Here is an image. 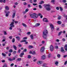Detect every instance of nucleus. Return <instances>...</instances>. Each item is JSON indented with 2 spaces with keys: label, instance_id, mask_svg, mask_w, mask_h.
Returning a JSON list of instances; mask_svg holds the SVG:
<instances>
[{
  "label": "nucleus",
  "instance_id": "obj_1",
  "mask_svg": "<svg viewBox=\"0 0 67 67\" xmlns=\"http://www.w3.org/2000/svg\"><path fill=\"white\" fill-rule=\"evenodd\" d=\"M42 15V14L39 13L37 14L35 13H33L32 14H30V16L31 18H34V19H36L38 18V16H40Z\"/></svg>",
  "mask_w": 67,
  "mask_h": 67
},
{
  "label": "nucleus",
  "instance_id": "obj_2",
  "mask_svg": "<svg viewBox=\"0 0 67 67\" xmlns=\"http://www.w3.org/2000/svg\"><path fill=\"white\" fill-rule=\"evenodd\" d=\"M14 22H11L10 24V27L9 28V29L10 30H12V27H14Z\"/></svg>",
  "mask_w": 67,
  "mask_h": 67
},
{
  "label": "nucleus",
  "instance_id": "obj_3",
  "mask_svg": "<svg viewBox=\"0 0 67 67\" xmlns=\"http://www.w3.org/2000/svg\"><path fill=\"white\" fill-rule=\"evenodd\" d=\"M48 31L46 29L45 30L43 31V35H46L48 34Z\"/></svg>",
  "mask_w": 67,
  "mask_h": 67
},
{
  "label": "nucleus",
  "instance_id": "obj_4",
  "mask_svg": "<svg viewBox=\"0 0 67 67\" xmlns=\"http://www.w3.org/2000/svg\"><path fill=\"white\" fill-rule=\"evenodd\" d=\"M51 29L52 32L54 30V26L52 24H51Z\"/></svg>",
  "mask_w": 67,
  "mask_h": 67
},
{
  "label": "nucleus",
  "instance_id": "obj_5",
  "mask_svg": "<svg viewBox=\"0 0 67 67\" xmlns=\"http://www.w3.org/2000/svg\"><path fill=\"white\" fill-rule=\"evenodd\" d=\"M45 51V47H43L41 48L40 50V51L41 52H44Z\"/></svg>",
  "mask_w": 67,
  "mask_h": 67
},
{
  "label": "nucleus",
  "instance_id": "obj_6",
  "mask_svg": "<svg viewBox=\"0 0 67 67\" xmlns=\"http://www.w3.org/2000/svg\"><path fill=\"white\" fill-rule=\"evenodd\" d=\"M43 21L44 22H46V23L48 22V20H47V19L46 18H44L43 19Z\"/></svg>",
  "mask_w": 67,
  "mask_h": 67
},
{
  "label": "nucleus",
  "instance_id": "obj_7",
  "mask_svg": "<svg viewBox=\"0 0 67 67\" xmlns=\"http://www.w3.org/2000/svg\"><path fill=\"white\" fill-rule=\"evenodd\" d=\"M54 46L53 45H51V52H53L54 51Z\"/></svg>",
  "mask_w": 67,
  "mask_h": 67
},
{
  "label": "nucleus",
  "instance_id": "obj_8",
  "mask_svg": "<svg viewBox=\"0 0 67 67\" xmlns=\"http://www.w3.org/2000/svg\"><path fill=\"white\" fill-rule=\"evenodd\" d=\"M40 25V24L39 23H36L35 24V25L34 26V27H37L38 26Z\"/></svg>",
  "mask_w": 67,
  "mask_h": 67
},
{
  "label": "nucleus",
  "instance_id": "obj_9",
  "mask_svg": "<svg viewBox=\"0 0 67 67\" xmlns=\"http://www.w3.org/2000/svg\"><path fill=\"white\" fill-rule=\"evenodd\" d=\"M5 10H9V7L8 6H5Z\"/></svg>",
  "mask_w": 67,
  "mask_h": 67
},
{
  "label": "nucleus",
  "instance_id": "obj_10",
  "mask_svg": "<svg viewBox=\"0 0 67 67\" xmlns=\"http://www.w3.org/2000/svg\"><path fill=\"white\" fill-rule=\"evenodd\" d=\"M47 35H43V37L44 39H46V40H47Z\"/></svg>",
  "mask_w": 67,
  "mask_h": 67
},
{
  "label": "nucleus",
  "instance_id": "obj_11",
  "mask_svg": "<svg viewBox=\"0 0 67 67\" xmlns=\"http://www.w3.org/2000/svg\"><path fill=\"white\" fill-rule=\"evenodd\" d=\"M37 64H38V65H40V64H42V62L40 61H38L37 62Z\"/></svg>",
  "mask_w": 67,
  "mask_h": 67
},
{
  "label": "nucleus",
  "instance_id": "obj_12",
  "mask_svg": "<svg viewBox=\"0 0 67 67\" xmlns=\"http://www.w3.org/2000/svg\"><path fill=\"white\" fill-rule=\"evenodd\" d=\"M61 52H63V53H65V51L64 50V48H63V47H62L61 48Z\"/></svg>",
  "mask_w": 67,
  "mask_h": 67
},
{
  "label": "nucleus",
  "instance_id": "obj_13",
  "mask_svg": "<svg viewBox=\"0 0 67 67\" xmlns=\"http://www.w3.org/2000/svg\"><path fill=\"white\" fill-rule=\"evenodd\" d=\"M41 59L43 60H44L45 59V56L43 55L41 57Z\"/></svg>",
  "mask_w": 67,
  "mask_h": 67
},
{
  "label": "nucleus",
  "instance_id": "obj_14",
  "mask_svg": "<svg viewBox=\"0 0 67 67\" xmlns=\"http://www.w3.org/2000/svg\"><path fill=\"white\" fill-rule=\"evenodd\" d=\"M50 4H46L44 5L45 8H46V7H50Z\"/></svg>",
  "mask_w": 67,
  "mask_h": 67
},
{
  "label": "nucleus",
  "instance_id": "obj_15",
  "mask_svg": "<svg viewBox=\"0 0 67 67\" xmlns=\"http://www.w3.org/2000/svg\"><path fill=\"white\" fill-rule=\"evenodd\" d=\"M30 38L31 40H33L34 39V37H33V35L32 34L30 35Z\"/></svg>",
  "mask_w": 67,
  "mask_h": 67
},
{
  "label": "nucleus",
  "instance_id": "obj_16",
  "mask_svg": "<svg viewBox=\"0 0 67 67\" xmlns=\"http://www.w3.org/2000/svg\"><path fill=\"white\" fill-rule=\"evenodd\" d=\"M15 15V13H14L12 15V18L13 19V18H14Z\"/></svg>",
  "mask_w": 67,
  "mask_h": 67
},
{
  "label": "nucleus",
  "instance_id": "obj_17",
  "mask_svg": "<svg viewBox=\"0 0 67 67\" xmlns=\"http://www.w3.org/2000/svg\"><path fill=\"white\" fill-rule=\"evenodd\" d=\"M23 55H24V53H21V54L19 55V56L20 57H23Z\"/></svg>",
  "mask_w": 67,
  "mask_h": 67
},
{
  "label": "nucleus",
  "instance_id": "obj_18",
  "mask_svg": "<svg viewBox=\"0 0 67 67\" xmlns=\"http://www.w3.org/2000/svg\"><path fill=\"white\" fill-rule=\"evenodd\" d=\"M44 3V1H41L39 2V4H42Z\"/></svg>",
  "mask_w": 67,
  "mask_h": 67
},
{
  "label": "nucleus",
  "instance_id": "obj_19",
  "mask_svg": "<svg viewBox=\"0 0 67 67\" xmlns=\"http://www.w3.org/2000/svg\"><path fill=\"white\" fill-rule=\"evenodd\" d=\"M45 9H46V10L47 11H49L51 10V8L49 7H46L45 8Z\"/></svg>",
  "mask_w": 67,
  "mask_h": 67
},
{
  "label": "nucleus",
  "instance_id": "obj_20",
  "mask_svg": "<svg viewBox=\"0 0 67 67\" xmlns=\"http://www.w3.org/2000/svg\"><path fill=\"white\" fill-rule=\"evenodd\" d=\"M64 48L65 49V50L66 51H67V44H65V46Z\"/></svg>",
  "mask_w": 67,
  "mask_h": 67
},
{
  "label": "nucleus",
  "instance_id": "obj_21",
  "mask_svg": "<svg viewBox=\"0 0 67 67\" xmlns=\"http://www.w3.org/2000/svg\"><path fill=\"white\" fill-rule=\"evenodd\" d=\"M13 48H14V49L15 50H17V47H16L15 46V45H14L13 46Z\"/></svg>",
  "mask_w": 67,
  "mask_h": 67
},
{
  "label": "nucleus",
  "instance_id": "obj_22",
  "mask_svg": "<svg viewBox=\"0 0 67 67\" xmlns=\"http://www.w3.org/2000/svg\"><path fill=\"white\" fill-rule=\"evenodd\" d=\"M21 60H22V59L21 58H18L16 60L18 62V61H21Z\"/></svg>",
  "mask_w": 67,
  "mask_h": 67
},
{
  "label": "nucleus",
  "instance_id": "obj_23",
  "mask_svg": "<svg viewBox=\"0 0 67 67\" xmlns=\"http://www.w3.org/2000/svg\"><path fill=\"white\" fill-rule=\"evenodd\" d=\"M57 23L58 24H61L62 23V22L60 21H58L57 22Z\"/></svg>",
  "mask_w": 67,
  "mask_h": 67
},
{
  "label": "nucleus",
  "instance_id": "obj_24",
  "mask_svg": "<svg viewBox=\"0 0 67 67\" xmlns=\"http://www.w3.org/2000/svg\"><path fill=\"white\" fill-rule=\"evenodd\" d=\"M29 48H30V49H31V48H33V47L32 46H28Z\"/></svg>",
  "mask_w": 67,
  "mask_h": 67
},
{
  "label": "nucleus",
  "instance_id": "obj_25",
  "mask_svg": "<svg viewBox=\"0 0 67 67\" xmlns=\"http://www.w3.org/2000/svg\"><path fill=\"white\" fill-rule=\"evenodd\" d=\"M48 58H51V54H49L47 56Z\"/></svg>",
  "mask_w": 67,
  "mask_h": 67
},
{
  "label": "nucleus",
  "instance_id": "obj_26",
  "mask_svg": "<svg viewBox=\"0 0 67 67\" xmlns=\"http://www.w3.org/2000/svg\"><path fill=\"white\" fill-rule=\"evenodd\" d=\"M22 25H23V26H24V27H26V26H27L26 24H24V23H22Z\"/></svg>",
  "mask_w": 67,
  "mask_h": 67
},
{
  "label": "nucleus",
  "instance_id": "obj_27",
  "mask_svg": "<svg viewBox=\"0 0 67 67\" xmlns=\"http://www.w3.org/2000/svg\"><path fill=\"white\" fill-rule=\"evenodd\" d=\"M5 13H7V14H10V11H8L7 12V11H4Z\"/></svg>",
  "mask_w": 67,
  "mask_h": 67
},
{
  "label": "nucleus",
  "instance_id": "obj_28",
  "mask_svg": "<svg viewBox=\"0 0 67 67\" xmlns=\"http://www.w3.org/2000/svg\"><path fill=\"white\" fill-rule=\"evenodd\" d=\"M16 38L17 39V40H19L20 39V37L19 36H17L16 37Z\"/></svg>",
  "mask_w": 67,
  "mask_h": 67
},
{
  "label": "nucleus",
  "instance_id": "obj_29",
  "mask_svg": "<svg viewBox=\"0 0 67 67\" xmlns=\"http://www.w3.org/2000/svg\"><path fill=\"white\" fill-rule=\"evenodd\" d=\"M2 56H6V55L5 54V53H2Z\"/></svg>",
  "mask_w": 67,
  "mask_h": 67
},
{
  "label": "nucleus",
  "instance_id": "obj_30",
  "mask_svg": "<svg viewBox=\"0 0 67 67\" xmlns=\"http://www.w3.org/2000/svg\"><path fill=\"white\" fill-rule=\"evenodd\" d=\"M26 41V40H22L20 41V42H25Z\"/></svg>",
  "mask_w": 67,
  "mask_h": 67
},
{
  "label": "nucleus",
  "instance_id": "obj_31",
  "mask_svg": "<svg viewBox=\"0 0 67 67\" xmlns=\"http://www.w3.org/2000/svg\"><path fill=\"white\" fill-rule=\"evenodd\" d=\"M46 64L44 63L43 64L42 66L43 67H46Z\"/></svg>",
  "mask_w": 67,
  "mask_h": 67
},
{
  "label": "nucleus",
  "instance_id": "obj_32",
  "mask_svg": "<svg viewBox=\"0 0 67 67\" xmlns=\"http://www.w3.org/2000/svg\"><path fill=\"white\" fill-rule=\"evenodd\" d=\"M8 60H9L10 62L13 61V60L12 59H11L10 58H9L8 59Z\"/></svg>",
  "mask_w": 67,
  "mask_h": 67
},
{
  "label": "nucleus",
  "instance_id": "obj_33",
  "mask_svg": "<svg viewBox=\"0 0 67 67\" xmlns=\"http://www.w3.org/2000/svg\"><path fill=\"white\" fill-rule=\"evenodd\" d=\"M51 2L53 3V4H55V3H54V2H55L54 0H52L51 1Z\"/></svg>",
  "mask_w": 67,
  "mask_h": 67
},
{
  "label": "nucleus",
  "instance_id": "obj_34",
  "mask_svg": "<svg viewBox=\"0 0 67 67\" xmlns=\"http://www.w3.org/2000/svg\"><path fill=\"white\" fill-rule=\"evenodd\" d=\"M9 53H12V52H13V51L12 50V49H10L9 50Z\"/></svg>",
  "mask_w": 67,
  "mask_h": 67
},
{
  "label": "nucleus",
  "instance_id": "obj_35",
  "mask_svg": "<svg viewBox=\"0 0 67 67\" xmlns=\"http://www.w3.org/2000/svg\"><path fill=\"white\" fill-rule=\"evenodd\" d=\"M62 33V31H61L60 32H59V34H58V36H60V34H61V33Z\"/></svg>",
  "mask_w": 67,
  "mask_h": 67
},
{
  "label": "nucleus",
  "instance_id": "obj_36",
  "mask_svg": "<svg viewBox=\"0 0 67 67\" xmlns=\"http://www.w3.org/2000/svg\"><path fill=\"white\" fill-rule=\"evenodd\" d=\"M32 54L33 55H35L36 54V52L35 51H33Z\"/></svg>",
  "mask_w": 67,
  "mask_h": 67
},
{
  "label": "nucleus",
  "instance_id": "obj_37",
  "mask_svg": "<svg viewBox=\"0 0 67 67\" xmlns=\"http://www.w3.org/2000/svg\"><path fill=\"white\" fill-rule=\"evenodd\" d=\"M28 58H31V56L30 55H28L27 56Z\"/></svg>",
  "mask_w": 67,
  "mask_h": 67
},
{
  "label": "nucleus",
  "instance_id": "obj_38",
  "mask_svg": "<svg viewBox=\"0 0 67 67\" xmlns=\"http://www.w3.org/2000/svg\"><path fill=\"white\" fill-rule=\"evenodd\" d=\"M62 2H63V3H66L67 2V1L66 0H63L62 1Z\"/></svg>",
  "mask_w": 67,
  "mask_h": 67
},
{
  "label": "nucleus",
  "instance_id": "obj_39",
  "mask_svg": "<svg viewBox=\"0 0 67 67\" xmlns=\"http://www.w3.org/2000/svg\"><path fill=\"white\" fill-rule=\"evenodd\" d=\"M57 56L58 58H59L60 57V55L59 54H58L57 55Z\"/></svg>",
  "mask_w": 67,
  "mask_h": 67
},
{
  "label": "nucleus",
  "instance_id": "obj_40",
  "mask_svg": "<svg viewBox=\"0 0 67 67\" xmlns=\"http://www.w3.org/2000/svg\"><path fill=\"white\" fill-rule=\"evenodd\" d=\"M4 35H7V32L6 31H4Z\"/></svg>",
  "mask_w": 67,
  "mask_h": 67
},
{
  "label": "nucleus",
  "instance_id": "obj_41",
  "mask_svg": "<svg viewBox=\"0 0 67 67\" xmlns=\"http://www.w3.org/2000/svg\"><path fill=\"white\" fill-rule=\"evenodd\" d=\"M38 7L40 8V9H41L42 8V7L41 5H39Z\"/></svg>",
  "mask_w": 67,
  "mask_h": 67
},
{
  "label": "nucleus",
  "instance_id": "obj_42",
  "mask_svg": "<svg viewBox=\"0 0 67 67\" xmlns=\"http://www.w3.org/2000/svg\"><path fill=\"white\" fill-rule=\"evenodd\" d=\"M12 41L13 43H14V42H15V39L14 38H13Z\"/></svg>",
  "mask_w": 67,
  "mask_h": 67
},
{
  "label": "nucleus",
  "instance_id": "obj_43",
  "mask_svg": "<svg viewBox=\"0 0 67 67\" xmlns=\"http://www.w3.org/2000/svg\"><path fill=\"white\" fill-rule=\"evenodd\" d=\"M56 9L57 10H59V8L58 7H56Z\"/></svg>",
  "mask_w": 67,
  "mask_h": 67
},
{
  "label": "nucleus",
  "instance_id": "obj_44",
  "mask_svg": "<svg viewBox=\"0 0 67 67\" xmlns=\"http://www.w3.org/2000/svg\"><path fill=\"white\" fill-rule=\"evenodd\" d=\"M62 27H63L65 26V24H62Z\"/></svg>",
  "mask_w": 67,
  "mask_h": 67
},
{
  "label": "nucleus",
  "instance_id": "obj_45",
  "mask_svg": "<svg viewBox=\"0 0 67 67\" xmlns=\"http://www.w3.org/2000/svg\"><path fill=\"white\" fill-rule=\"evenodd\" d=\"M5 16L6 17H8L9 16V14L7 13L6 14Z\"/></svg>",
  "mask_w": 67,
  "mask_h": 67
},
{
  "label": "nucleus",
  "instance_id": "obj_46",
  "mask_svg": "<svg viewBox=\"0 0 67 67\" xmlns=\"http://www.w3.org/2000/svg\"><path fill=\"white\" fill-rule=\"evenodd\" d=\"M27 34H28V35H30V34H31V32H27Z\"/></svg>",
  "mask_w": 67,
  "mask_h": 67
},
{
  "label": "nucleus",
  "instance_id": "obj_47",
  "mask_svg": "<svg viewBox=\"0 0 67 67\" xmlns=\"http://www.w3.org/2000/svg\"><path fill=\"white\" fill-rule=\"evenodd\" d=\"M61 18L62 17L61 16H59L58 18V20H60V19H61Z\"/></svg>",
  "mask_w": 67,
  "mask_h": 67
},
{
  "label": "nucleus",
  "instance_id": "obj_48",
  "mask_svg": "<svg viewBox=\"0 0 67 67\" xmlns=\"http://www.w3.org/2000/svg\"><path fill=\"white\" fill-rule=\"evenodd\" d=\"M27 51L26 49H24L23 51V52H25Z\"/></svg>",
  "mask_w": 67,
  "mask_h": 67
},
{
  "label": "nucleus",
  "instance_id": "obj_49",
  "mask_svg": "<svg viewBox=\"0 0 67 67\" xmlns=\"http://www.w3.org/2000/svg\"><path fill=\"white\" fill-rule=\"evenodd\" d=\"M60 9V11H63V8H62L61 7H59Z\"/></svg>",
  "mask_w": 67,
  "mask_h": 67
},
{
  "label": "nucleus",
  "instance_id": "obj_50",
  "mask_svg": "<svg viewBox=\"0 0 67 67\" xmlns=\"http://www.w3.org/2000/svg\"><path fill=\"white\" fill-rule=\"evenodd\" d=\"M55 64V65H58V62L57 61L56 62Z\"/></svg>",
  "mask_w": 67,
  "mask_h": 67
},
{
  "label": "nucleus",
  "instance_id": "obj_51",
  "mask_svg": "<svg viewBox=\"0 0 67 67\" xmlns=\"http://www.w3.org/2000/svg\"><path fill=\"white\" fill-rule=\"evenodd\" d=\"M9 39H12V36H10L9 37Z\"/></svg>",
  "mask_w": 67,
  "mask_h": 67
},
{
  "label": "nucleus",
  "instance_id": "obj_52",
  "mask_svg": "<svg viewBox=\"0 0 67 67\" xmlns=\"http://www.w3.org/2000/svg\"><path fill=\"white\" fill-rule=\"evenodd\" d=\"M18 21H15V24H18Z\"/></svg>",
  "mask_w": 67,
  "mask_h": 67
},
{
  "label": "nucleus",
  "instance_id": "obj_53",
  "mask_svg": "<svg viewBox=\"0 0 67 67\" xmlns=\"http://www.w3.org/2000/svg\"><path fill=\"white\" fill-rule=\"evenodd\" d=\"M55 48H57V49H58V46H56L55 47Z\"/></svg>",
  "mask_w": 67,
  "mask_h": 67
},
{
  "label": "nucleus",
  "instance_id": "obj_54",
  "mask_svg": "<svg viewBox=\"0 0 67 67\" xmlns=\"http://www.w3.org/2000/svg\"><path fill=\"white\" fill-rule=\"evenodd\" d=\"M29 11V9H25V11L26 12H27V11Z\"/></svg>",
  "mask_w": 67,
  "mask_h": 67
},
{
  "label": "nucleus",
  "instance_id": "obj_55",
  "mask_svg": "<svg viewBox=\"0 0 67 67\" xmlns=\"http://www.w3.org/2000/svg\"><path fill=\"white\" fill-rule=\"evenodd\" d=\"M67 64V61H66L64 63V65H66Z\"/></svg>",
  "mask_w": 67,
  "mask_h": 67
},
{
  "label": "nucleus",
  "instance_id": "obj_56",
  "mask_svg": "<svg viewBox=\"0 0 67 67\" xmlns=\"http://www.w3.org/2000/svg\"><path fill=\"white\" fill-rule=\"evenodd\" d=\"M33 5H37V4H35V3H33L32 4Z\"/></svg>",
  "mask_w": 67,
  "mask_h": 67
},
{
  "label": "nucleus",
  "instance_id": "obj_57",
  "mask_svg": "<svg viewBox=\"0 0 67 67\" xmlns=\"http://www.w3.org/2000/svg\"><path fill=\"white\" fill-rule=\"evenodd\" d=\"M30 3H33V2H32V0H30L29 1Z\"/></svg>",
  "mask_w": 67,
  "mask_h": 67
},
{
  "label": "nucleus",
  "instance_id": "obj_58",
  "mask_svg": "<svg viewBox=\"0 0 67 67\" xmlns=\"http://www.w3.org/2000/svg\"><path fill=\"white\" fill-rule=\"evenodd\" d=\"M27 39V37H25L23 38V40H26Z\"/></svg>",
  "mask_w": 67,
  "mask_h": 67
},
{
  "label": "nucleus",
  "instance_id": "obj_59",
  "mask_svg": "<svg viewBox=\"0 0 67 67\" xmlns=\"http://www.w3.org/2000/svg\"><path fill=\"white\" fill-rule=\"evenodd\" d=\"M9 48H10L9 47H7L6 49H7V50H8V49H9Z\"/></svg>",
  "mask_w": 67,
  "mask_h": 67
},
{
  "label": "nucleus",
  "instance_id": "obj_60",
  "mask_svg": "<svg viewBox=\"0 0 67 67\" xmlns=\"http://www.w3.org/2000/svg\"><path fill=\"white\" fill-rule=\"evenodd\" d=\"M13 65H14V63H12L10 65V66L12 67V66H13Z\"/></svg>",
  "mask_w": 67,
  "mask_h": 67
},
{
  "label": "nucleus",
  "instance_id": "obj_61",
  "mask_svg": "<svg viewBox=\"0 0 67 67\" xmlns=\"http://www.w3.org/2000/svg\"><path fill=\"white\" fill-rule=\"evenodd\" d=\"M63 16L64 17V18H66V17H67V15H63Z\"/></svg>",
  "mask_w": 67,
  "mask_h": 67
},
{
  "label": "nucleus",
  "instance_id": "obj_62",
  "mask_svg": "<svg viewBox=\"0 0 67 67\" xmlns=\"http://www.w3.org/2000/svg\"><path fill=\"white\" fill-rule=\"evenodd\" d=\"M42 44H44L45 43V41H42Z\"/></svg>",
  "mask_w": 67,
  "mask_h": 67
},
{
  "label": "nucleus",
  "instance_id": "obj_63",
  "mask_svg": "<svg viewBox=\"0 0 67 67\" xmlns=\"http://www.w3.org/2000/svg\"><path fill=\"white\" fill-rule=\"evenodd\" d=\"M28 8H30L31 7V5L30 4L28 5Z\"/></svg>",
  "mask_w": 67,
  "mask_h": 67
},
{
  "label": "nucleus",
  "instance_id": "obj_64",
  "mask_svg": "<svg viewBox=\"0 0 67 67\" xmlns=\"http://www.w3.org/2000/svg\"><path fill=\"white\" fill-rule=\"evenodd\" d=\"M11 55V53H9L8 54L9 56H10V55Z\"/></svg>",
  "mask_w": 67,
  "mask_h": 67
}]
</instances>
